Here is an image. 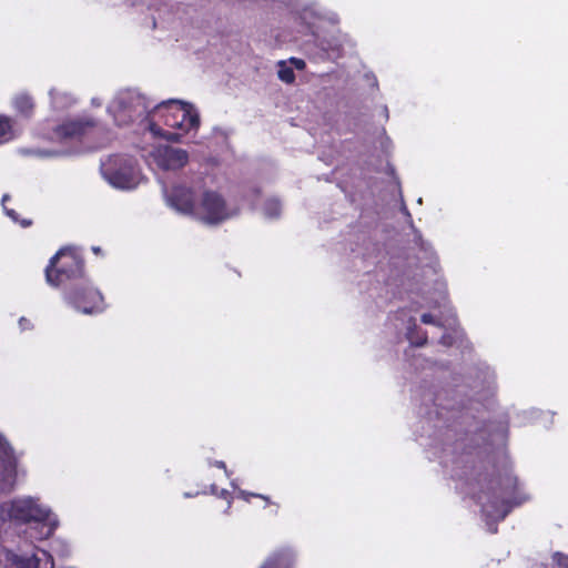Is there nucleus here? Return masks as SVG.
Instances as JSON below:
<instances>
[{
    "label": "nucleus",
    "instance_id": "1a4fd4ad",
    "mask_svg": "<svg viewBox=\"0 0 568 568\" xmlns=\"http://www.w3.org/2000/svg\"><path fill=\"white\" fill-rule=\"evenodd\" d=\"M69 298L74 307L84 314H92L103 310L101 305L103 301L102 295L87 283L83 287L74 288Z\"/></svg>",
    "mask_w": 568,
    "mask_h": 568
},
{
    "label": "nucleus",
    "instance_id": "0eeeda50",
    "mask_svg": "<svg viewBox=\"0 0 568 568\" xmlns=\"http://www.w3.org/2000/svg\"><path fill=\"white\" fill-rule=\"evenodd\" d=\"M104 179L115 187L133 189L139 184L140 174L131 158L113 155L101 164Z\"/></svg>",
    "mask_w": 568,
    "mask_h": 568
},
{
    "label": "nucleus",
    "instance_id": "c85d7f7f",
    "mask_svg": "<svg viewBox=\"0 0 568 568\" xmlns=\"http://www.w3.org/2000/svg\"><path fill=\"white\" fill-rule=\"evenodd\" d=\"M94 253H99L100 252V247H93L92 248Z\"/></svg>",
    "mask_w": 568,
    "mask_h": 568
},
{
    "label": "nucleus",
    "instance_id": "9b49d317",
    "mask_svg": "<svg viewBox=\"0 0 568 568\" xmlns=\"http://www.w3.org/2000/svg\"><path fill=\"white\" fill-rule=\"evenodd\" d=\"M16 457L11 447L0 436V490H11L16 481Z\"/></svg>",
    "mask_w": 568,
    "mask_h": 568
},
{
    "label": "nucleus",
    "instance_id": "39448f33",
    "mask_svg": "<svg viewBox=\"0 0 568 568\" xmlns=\"http://www.w3.org/2000/svg\"><path fill=\"white\" fill-rule=\"evenodd\" d=\"M109 113L119 125H126L140 121L148 129L149 105L140 93L125 90L119 92L108 108Z\"/></svg>",
    "mask_w": 568,
    "mask_h": 568
},
{
    "label": "nucleus",
    "instance_id": "f3484780",
    "mask_svg": "<svg viewBox=\"0 0 568 568\" xmlns=\"http://www.w3.org/2000/svg\"><path fill=\"white\" fill-rule=\"evenodd\" d=\"M264 215L268 219L278 217L282 212V205L280 201L275 197H270L266 200L264 207Z\"/></svg>",
    "mask_w": 568,
    "mask_h": 568
},
{
    "label": "nucleus",
    "instance_id": "dca6fc26",
    "mask_svg": "<svg viewBox=\"0 0 568 568\" xmlns=\"http://www.w3.org/2000/svg\"><path fill=\"white\" fill-rule=\"evenodd\" d=\"M407 338L414 346H424L427 343V333L422 331L414 322L408 327Z\"/></svg>",
    "mask_w": 568,
    "mask_h": 568
},
{
    "label": "nucleus",
    "instance_id": "f03ea898",
    "mask_svg": "<svg viewBox=\"0 0 568 568\" xmlns=\"http://www.w3.org/2000/svg\"><path fill=\"white\" fill-rule=\"evenodd\" d=\"M200 115L190 103L170 100L154 106L148 115V130L170 141H179L191 130H197Z\"/></svg>",
    "mask_w": 568,
    "mask_h": 568
},
{
    "label": "nucleus",
    "instance_id": "ddd939ff",
    "mask_svg": "<svg viewBox=\"0 0 568 568\" xmlns=\"http://www.w3.org/2000/svg\"><path fill=\"white\" fill-rule=\"evenodd\" d=\"M276 67L278 79L285 83H293L295 80L294 69L303 70L305 62L302 59L291 58L288 61H278Z\"/></svg>",
    "mask_w": 568,
    "mask_h": 568
},
{
    "label": "nucleus",
    "instance_id": "2f4dec72",
    "mask_svg": "<svg viewBox=\"0 0 568 568\" xmlns=\"http://www.w3.org/2000/svg\"><path fill=\"white\" fill-rule=\"evenodd\" d=\"M92 103H98V105H101V102H98V100H92Z\"/></svg>",
    "mask_w": 568,
    "mask_h": 568
},
{
    "label": "nucleus",
    "instance_id": "cd10ccee",
    "mask_svg": "<svg viewBox=\"0 0 568 568\" xmlns=\"http://www.w3.org/2000/svg\"><path fill=\"white\" fill-rule=\"evenodd\" d=\"M440 342H442L444 345H446V344H447V343H446V337H445V336H443V337H442V339H440Z\"/></svg>",
    "mask_w": 568,
    "mask_h": 568
},
{
    "label": "nucleus",
    "instance_id": "473e14b6",
    "mask_svg": "<svg viewBox=\"0 0 568 568\" xmlns=\"http://www.w3.org/2000/svg\"><path fill=\"white\" fill-rule=\"evenodd\" d=\"M466 484L469 485V486L473 485V483L470 480H468V479H466Z\"/></svg>",
    "mask_w": 568,
    "mask_h": 568
},
{
    "label": "nucleus",
    "instance_id": "f8f14e48",
    "mask_svg": "<svg viewBox=\"0 0 568 568\" xmlns=\"http://www.w3.org/2000/svg\"><path fill=\"white\" fill-rule=\"evenodd\" d=\"M92 125L90 120L82 119L64 122L54 130V139L62 141L79 138Z\"/></svg>",
    "mask_w": 568,
    "mask_h": 568
},
{
    "label": "nucleus",
    "instance_id": "4468645a",
    "mask_svg": "<svg viewBox=\"0 0 568 568\" xmlns=\"http://www.w3.org/2000/svg\"><path fill=\"white\" fill-rule=\"evenodd\" d=\"M293 556L290 551L273 554L262 568H292Z\"/></svg>",
    "mask_w": 568,
    "mask_h": 568
},
{
    "label": "nucleus",
    "instance_id": "9d476101",
    "mask_svg": "<svg viewBox=\"0 0 568 568\" xmlns=\"http://www.w3.org/2000/svg\"><path fill=\"white\" fill-rule=\"evenodd\" d=\"M150 156L156 165L166 171H174L183 168L189 161V154L182 149L172 146H159Z\"/></svg>",
    "mask_w": 568,
    "mask_h": 568
},
{
    "label": "nucleus",
    "instance_id": "2eb2a0df",
    "mask_svg": "<svg viewBox=\"0 0 568 568\" xmlns=\"http://www.w3.org/2000/svg\"><path fill=\"white\" fill-rule=\"evenodd\" d=\"M42 561H44V565L48 566V568H53L52 556L44 550H41V557H39L38 555H33L32 557L27 558L24 560L22 567L23 568H41L40 565Z\"/></svg>",
    "mask_w": 568,
    "mask_h": 568
},
{
    "label": "nucleus",
    "instance_id": "5701e85b",
    "mask_svg": "<svg viewBox=\"0 0 568 568\" xmlns=\"http://www.w3.org/2000/svg\"><path fill=\"white\" fill-rule=\"evenodd\" d=\"M20 224L23 226V227H27L31 224V221L30 220H21L20 221Z\"/></svg>",
    "mask_w": 568,
    "mask_h": 568
},
{
    "label": "nucleus",
    "instance_id": "7c9ffc66",
    "mask_svg": "<svg viewBox=\"0 0 568 568\" xmlns=\"http://www.w3.org/2000/svg\"><path fill=\"white\" fill-rule=\"evenodd\" d=\"M92 103H98V105H101V102H98V100H92Z\"/></svg>",
    "mask_w": 568,
    "mask_h": 568
},
{
    "label": "nucleus",
    "instance_id": "aec40b11",
    "mask_svg": "<svg viewBox=\"0 0 568 568\" xmlns=\"http://www.w3.org/2000/svg\"><path fill=\"white\" fill-rule=\"evenodd\" d=\"M10 122L7 118H0V138L6 136L10 132Z\"/></svg>",
    "mask_w": 568,
    "mask_h": 568
},
{
    "label": "nucleus",
    "instance_id": "20e7f679",
    "mask_svg": "<svg viewBox=\"0 0 568 568\" xmlns=\"http://www.w3.org/2000/svg\"><path fill=\"white\" fill-rule=\"evenodd\" d=\"M9 520L17 524L34 523L39 528L37 539L49 538L57 529L59 521L49 507L30 496L19 497L4 504Z\"/></svg>",
    "mask_w": 568,
    "mask_h": 568
},
{
    "label": "nucleus",
    "instance_id": "412c9836",
    "mask_svg": "<svg viewBox=\"0 0 568 568\" xmlns=\"http://www.w3.org/2000/svg\"><path fill=\"white\" fill-rule=\"evenodd\" d=\"M9 199V195H3L2 197V204L4 207V211L9 217H11L14 222H19L17 213L13 210H9L4 206V202Z\"/></svg>",
    "mask_w": 568,
    "mask_h": 568
},
{
    "label": "nucleus",
    "instance_id": "7ed1b4c3",
    "mask_svg": "<svg viewBox=\"0 0 568 568\" xmlns=\"http://www.w3.org/2000/svg\"><path fill=\"white\" fill-rule=\"evenodd\" d=\"M168 202L178 212L192 214L207 224H217L237 214V209L229 206L222 195L214 191H205L195 202L191 190L175 187Z\"/></svg>",
    "mask_w": 568,
    "mask_h": 568
},
{
    "label": "nucleus",
    "instance_id": "6e6552de",
    "mask_svg": "<svg viewBox=\"0 0 568 568\" xmlns=\"http://www.w3.org/2000/svg\"><path fill=\"white\" fill-rule=\"evenodd\" d=\"M324 23L332 27V34L329 38L322 37V60L324 59L323 52L327 59L336 60L343 55L344 44L348 41V38L347 34L341 32L338 28L339 18L336 13L322 14V29Z\"/></svg>",
    "mask_w": 568,
    "mask_h": 568
},
{
    "label": "nucleus",
    "instance_id": "423d86ee",
    "mask_svg": "<svg viewBox=\"0 0 568 568\" xmlns=\"http://www.w3.org/2000/svg\"><path fill=\"white\" fill-rule=\"evenodd\" d=\"M82 276L83 262L69 248H61L51 257L50 264L45 268L47 282L53 286Z\"/></svg>",
    "mask_w": 568,
    "mask_h": 568
},
{
    "label": "nucleus",
    "instance_id": "4be33fe9",
    "mask_svg": "<svg viewBox=\"0 0 568 568\" xmlns=\"http://www.w3.org/2000/svg\"><path fill=\"white\" fill-rule=\"evenodd\" d=\"M50 94H51V97H52L53 102H54V103H58V93H57L54 90H52V91L50 92Z\"/></svg>",
    "mask_w": 568,
    "mask_h": 568
},
{
    "label": "nucleus",
    "instance_id": "f257e3e1",
    "mask_svg": "<svg viewBox=\"0 0 568 568\" xmlns=\"http://www.w3.org/2000/svg\"><path fill=\"white\" fill-rule=\"evenodd\" d=\"M487 491L480 490L474 494L473 499L481 504L485 497L487 503L481 505V511L487 518H494L497 521L504 520L515 507L523 505L528 498L519 490L518 478L509 468L485 476Z\"/></svg>",
    "mask_w": 568,
    "mask_h": 568
},
{
    "label": "nucleus",
    "instance_id": "393cba45",
    "mask_svg": "<svg viewBox=\"0 0 568 568\" xmlns=\"http://www.w3.org/2000/svg\"><path fill=\"white\" fill-rule=\"evenodd\" d=\"M483 474H478L475 478L476 484H480Z\"/></svg>",
    "mask_w": 568,
    "mask_h": 568
},
{
    "label": "nucleus",
    "instance_id": "6ab92c4d",
    "mask_svg": "<svg viewBox=\"0 0 568 568\" xmlns=\"http://www.w3.org/2000/svg\"><path fill=\"white\" fill-rule=\"evenodd\" d=\"M420 321L424 324L442 326L440 322L437 321L432 314L425 313L420 316Z\"/></svg>",
    "mask_w": 568,
    "mask_h": 568
},
{
    "label": "nucleus",
    "instance_id": "bb28decb",
    "mask_svg": "<svg viewBox=\"0 0 568 568\" xmlns=\"http://www.w3.org/2000/svg\"><path fill=\"white\" fill-rule=\"evenodd\" d=\"M19 323H20V326L23 327V323H28V321L26 318H21Z\"/></svg>",
    "mask_w": 568,
    "mask_h": 568
},
{
    "label": "nucleus",
    "instance_id": "a211bd4d",
    "mask_svg": "<svg viewBox=\"0 0 568 568\" xmlns=\"http://www.w3.org/2000/svg\"><path fill=\"white\" fill-rule=\"evenodd\" d=\"M14 105L19 112L29 114L33 109V101L29 95L20 94L14 99Z\"/></svg>",
    "mask_w": 568,
    "mask_h": 568
},
{
    "label": "nucleus",
    "instance_id": "b1692460",
    "mask_svg": "<svg viewBox=\"0 0 568 568\" xmlns=\"http://www.w3.org/2000/svg\"><path fill=\"white\" fill-rule=\"evenodd\" d=\"M215 466L219 468H225V464L223 462H216Z\"/></svg>",
    "mask_w": 568,
    "mask_h": 568
},
{
    "label": "nucleus",
    "instance_id": "c756f323",
    "mask_svg": "<svg viewBox=\"0 0 568 568\" xmlns=\"http://www.w3.org/2000/svg\"><path fill=\"white\" fill-rule=\"evenodd\" d=\"M92 103H98V105H101V102H98V100H92Z\"/></svg>",
    "mask_w": 568,
    "mask_h": 568
},
{
    "label": "nucleus",
    "instance_id": "a878e982",
    "mask_svg": "<svg viewBox=\"0 0 568 568\" xmlns=\"http://www.w3.org/2000/svg\"><path fill=\"white\" fill-rule=\"evenodd\" d=\"M251 496H254V495L252 494ZM255 496L264 499L265 501H268V497L267 496H264V495H255Z\"/></svg>",
    "mask_w": 568,
    "mask_h": 568
}]
</instances>
